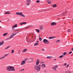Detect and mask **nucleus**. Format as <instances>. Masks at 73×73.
Masks as SVG:
<instances>
[{"label":"nucleus","mask_w":73,"mask_h":73,"mask_svg":"<svg viewBox=\"0 0 73 73\" xmlns=\"http://www.w3.org/2000/svg\"><path fill=\"white\" fill-rule=\"evenodd\" d=\"M41 66L40 65L36 66L35 67V69H36L37 72H39L40 70Z\"/></svg>","instance_id":"f257e3e1"},{"label":"nucleus","mask_w":73,"mask_h":73,"mask_svg":"<svg viewBox=\"0 0 73 73\" xmlns=\"http://www.w3.org/2000/svg\"><path fill=\"white\" fill-rule=\"evenodd\" d=\"M43 42L45 44H49V41L48 40L46 39H44L43 40Z\"/></svg>","instance_id":"f03ea898"},{"label":"nucleus","mask_w":73,"mask_h":73,"mask_svg":"<svg viewBox=\"0 0 73 73\" xmlns=\"http://www.w3.org/2000/svg\"><path fill=\"white\" fill-rule=\"evenodd\" d=\"M57 68H58V66H55L53 67L52 69L56 71V70H56V69H57Z\"/></svg>","instance_id":"7ed1b4c3"},{"label":"nucleus","mask_w":73,"mask_h":73,"mask_svg":"<svg viewBox=\"0 0 73 73\" xmlns=\"http://www.w3.org/2000/svg\"><path fill=\"white\" fill-rule=\"evenodd\" d=\"M11 66L8 67L7 68V69L8 71H11Z\"/></svg>","instance_id":"20e7f679"},{"label":"nucleus","mask_w":73,"mask_h":73,"mask_svg":"<svg viewBox=\"0 0 73 73\" xmlns=\"http://www.w3.org/2000/svg\"><path fill=\"white\" fill-rule=\"evenodd\" d=\"M7 55V54H6L0 58V60L3 59V58H5V57Z\"/></svg>","instance_id":"39448f33"},{"label":"nucleus","mask_w":73,"mask_h":73,"mask_svg":"<svg viewBox=\"0 0 73 73\" xmlns=\"http://www.w3.org/2000/svg\"><path fill=\"white\" fill-rule=\"evenodd\" d=\"M15 69L14 67H13L11 66V71H15Z\"/></svg>","instance_id":"423d86ee"},{"label":"nucleus","mask_w":73,"mask_h":73,"mask_svg":"<svg viewBox=\"0 0 73 73\" xmlns=\"http://www.w3.org/2000/svg\"><path fill=\"white\" fill-rule=\"evenodd\" d=\"M56 23L54 22H52L51 23V25L52 26L55 25H56Z\"/></svg>","instance_id":"0eeeda50"},{"label":"nucleus","mask_w":73,"mask_h":73,"mask_svg":"<svg viewBox=\"0 0 73 73\" xmlns=\"http://www.w3.org/2000/svg\"><path fill=\"white\" fill-rule=\"evenodd\" d=\"M40 62L39 61V60H37L36 63V65H38V64H39Z\"/></svg>","instance_id":"6e6552de"},{"label":"nucleus","mask_w":73,"mask_h":73,"mask_svg":"<svg viewBox=\"0 0 73 73\" xmlns=\"http://www.w3.org/2000/svg\"><path fill=\"white\" fill-rule=\"evenodd\" d=\"M42 68H45L46 67V65L44 64H43L42 65Z\"/></svg>","instance_id":"1a4fd4ad"},{"label":"nucleus","mask_w":73,"mask_h":73,"mask_svg":"<svg viewBox=\"0 0 73 73\" xmlns=\"http://www.w3.org/2000/svg\"><path fill=\"white\" fill-rule=\"evenodd\" d=\"M4 44V41H1V42H0V46L2 45H3V44Z\"/></svg>","instance_id":"9d476101"},{"label":"nucleus","mask_w":73,"mask_h":73,"mask_svg":"<svg viewBox=\"0 0 73 73\" xmlns=\"http://www.w3.org/2000/svg\"><path fill=\"white\" fill-rule=\"evenodd\" d=\"M25 63V61H24V60L22 61L21 62V65H24V64Z\"/></svg>","instance_id":"9b49d317"},{"label":"nucleus","mask_w":73,"mask_h":73,"mask_svg":"<svg viewBox=\"0 0 73 73\" xmlns=\"http://www.w3.org/2000/svg\"><path fill=\"white\" fill-rule=\"evenodd\" d=\"M20 16H22V17H25V15H23V14H22V13H21Z\"/></svg>","instance_id":"f8f14e48"},{"label":"nucleus","mask_w":73,"mask_h":73,"mask_svg":"<svg viewBox=\"0 0 73 73\" xmlns=\"http://www.w3.org/2000/svg\"><path fill=\"white\" fill-rule=\"evenodd\" d=\"M7 35H8V33H5L3 34V36H6Z\"/></svg>","instance_id":"ddd939ff"},{"label":"nucleus","mask_w":73,"mask_h":73,"mask_svg":"<svg viewBox=\"0 0 73 73\" xmlns=\"http://www.w3.org/2000/svg\"><path fill=\"white\" fill-rule=\"evenodd\" d=\"M53 58V56H48L47 57V58H49V59H50L51 58Z\"/></svg>","instance_id":"4468645a"},{"label":"nucleus","mask_w":73,"mask_h":73,"mask_svg":"<svg viewBox=\"0 0 73 73\" xmlns=\"http://www.w3.org/2000/svg\"><path fill=\"white\" fill-rule=\"evenodd\" d=\"M10 13V12L8 11L5 13V14H9Z\"/></svg>","instance_id":"2eb2a0df"},{"label":"nucleus","mask_w":73,"mask_h":73,"mask_svg":"<svg viewBox=\"0 0 73 73\" xmlns=\"http://www.w3.org/2000/svg\"><path fill=\"white\" fill-rule=\"evenodd\" d=\"M20 13H21L18 12L16 13V15H20Z\"/></svg>","instance_id":"dca6fc26"},{"label":"nucleus","mask_w":73,"mask_h":73,"mask_svg":"<svg viewBox=\"0 0 73 73\" xmlns=\"http://www.w3.org/2000/svg\"><path fill=\"white\" fill-rule=\"evenodd\" d=\"M40 30H42V29H43V27H42V26H40Z\"/></svg>","instance_id":"f3484780"},{"label":"nucleus","mask_w":73,"mask_h":73,"mask_svg":"<svg viewBox=\"0 0 73 73\" xmlns=\"http://www.w3.org/2000/svg\"><path fill=\"white\" fill-rule=\"evenodd\" d=\"M57 7V5H54L53 6V7L54 8H55L56 7Z\"/></svg>","instance_id":"a211bd4d"},{"label":"nucleus","mask_w":73,"mask_h":73,"mask_svg":"<svg viewBox=\"0 0 73 73\" xmlns=\"http://www.w3.org/2000/svg\"><path fill=\"white\" fill-rule=\"evenodd\" d=\"M27 49H25L24 50H23V52H24H24H26V51H27Z\"/></svg>","instance_id":"6ab92c4d"},{"label":"nucleus","mask_w":73,"mask_h":73,"mask_svg":"<svg viewBox=\"0 0 73 73\" xmlns=\"http://www.w3.org/2000/svg\"><path fill=\"white\" fill-rule=\"evenodd\" d=\"M47 3H48V4H50L51 3H52V2L50 1H47Z\"/></svg>","instance_id":"aec40b11"},{"label":"nucleus","mask_w":73,"mask_h":73,"mask_svg":"<svg viewBox=\"0 0 73 73\" xmlns=\"http://www.w3.org/2000/svg\"><path fill=\"white\" fill-rule=\"evenodd\" d=\"M60 42V40H58L56 41V43H58Z\"/></svg>","instance_id":"412c9836"},{"label":"nucleus","mask_w":73,"mask_h":73,"mask_svg":"<svg viewBox=\"0 0 73 73\" xmlns=\"http://www.w3.org/2000/svg\"><path fill=\"white\" fill-rule=\"evenodd\" d=\"M36 31L38 33H39V32H40V30H38V29H36Z\"/></svg>","instance_id":"4be33fe9"},{"label":"nucleus","mask_w":73,"mask_h":73,"mask_svg":"<svg viewBox=\"0 0 73 73\" xmlns=\"http://www.w3.org/2000/svg\"><path fill=\"white\" fill-rule=\"evenodd\" d=\"M38 45V43H36L34 44V46H36V45Z\"/></svg>","instance_id":"5701e85b"},{"label":"nucleus","mask_w":73,"mask_h":73,"mask_svg":"<svg viewBox=\"0 0 73 73\" xmlns=\"http://www.w3.org/2000/svg\"><path fill=\"white\" fill-rule=\"evenodd\" d=\"M66 73H71V72L69 71H66Z\"/></svg>","instance_id":"b1692460"},{"label":"nucleus","mask_w":73,"mask_h":73,"mask_svg":"<svg viewBox=\"0 0 73 73\" xmlns=\"http://www.w3.org/2000/svg\"><path fill=\"white\" fill-rule=\"evenodd\" d=\"M66 53H66V52H64L63 53V55H64V56H65V55H66Z\"/></svg>","instance_id":"393cba45"},{"label":"nucleus","mask_w":73,"mask_h":73,"mask_svg":"<svg viewBox=\"0 0 73 73\" xmlns=\"http://www.w3.org/2000/svg\"><path fill=\"white\" fill-rule=\"evenodd\" d=\"M14 33H13L12 34H13V35H11V36H12L13 37H14V36H15L14 35Z\"/></svg>","instance_id":"a878e982"},{"label":"nucleus","mask_w":73,"mask_h":73,"mask_svg":"<svg viewBox=\"0 0 73 73\" xmlns=\"http://www.w3.org/2000/svg\"><path fill=\"white\" fill-rule=\"evenodd\" d=\"M39 40L40 41H41L42 40V39H41V37L39 38Z\"/></svg>","instance_id":"bb28decb"},{"label":"nucleus","mask_w":73,"mask_h":73,"mask_svg":"<svg viewBox=\"0 0 73 73\" xmlns=\"http://www.w3.org/2000/svg\"><path fill=\"white\" fill-rule=\"evenodd\" d=\"M64 57V56L63 55H62L59 56V58H62V57Z\"/></svg>","instance_id":"cd10ccee"},{"label":"nucleus","mask_w":73,"mask_h":73,"mask_svg":"<svg viewBox=\"0 0 73 73\" xmlns=\"http://www.w3.org/2000/svg\"><path fill=\"white\" fill-rule=\"evenodd\" d=\"M29 4H30V3H27L26 4V5H29Z\"/></svg>","instance_id":"c85d7f7f"},{"label":"nucleus","mask_w":73,"mask_h":73,"mask_svg":"<svg viewBox=\"0 0 73 73\" xmlns=\"http://www.w3.org/2000/svg\"><path fill=\"white\" fill-rule=\"evenodd\" d=\"M15 27H17V24H15L14 26Z\"/></svg>","instance_id":"c756f323"},{"label":"nucleus","mask_w":73,"mask_h":73,"mask_svg":"<svg viewBox=\"0 0 73 73\" xmlns=\"http://www.w3.org/2000/svg\"><path fill=\"white\" fill-rule=\"evenodd\" d=\"M13 52H14V50H13L11 51V53H13Z\"/></svg>","instance_id":"7c9ffc66"},{"label":"nucleus","mask_w":73,"mask_h":73,"mask_svg":"<svg viewBox=\"0 0 73 73\" xmlns=\"http://www.w3.org/2000/svg\"><path fill=\"white\" fill-rule=\"evenodd\" d=\"M10 47V46H9L8 47H7L5 48V49H7L9 48Z\"/></svg>","instance_id":"2f4dec72"},{"label":"nucleus","mask_w":73,"mask_h":73,"mask_svg":"<svg viewBox=\"0 0 73 73\" xmlns=\"http://www.w3.org/2000/svg\"><path fill=\"white\" fill-rule=\"evenodd\" d=\"M31 1V0H27V3H29V2H30Z\"/></svg>","instance_id":"473e14b6"},{"label":"nucleus","mask_w":73,"mask_h":73,"mask_svg":"<svg viewBox=\"0 0 73 73\" xmlns=\"http://www.w3.org/2000/svg\"><path fill=\"white\" fill-rule=\"evenodd\" d=\"M49 39V40L50 39H52V37H49L48 38Z\"/></svg>","instance_id":"72a5a7b5"},{"label":"nucleus","mask_w":73,"mask_h":73,"mask_svg":"<svg viewBox=\"0 0 73 73\" xmlns=\"http://www.w3.org/2000/svg\"><path fill=\"white\" fill-rule=\"evenodd\" d=\"M69 65H70L69 64H68L67 65V66L66 67V68H68V67H69Z\"/></svg>","instance_id":"f704fd0d"},{"label":"nucleus","mask_w":73,"mask_h":73,"mask_svg":"<svg viewBox=\"0 0 73 73\" xmlns=\"http://www.w3.org/2000/svg\"><path fill=\"white\" fill-rule=\"evenodd\" d=\"M68 32H71L70 30V29L68 30Z\"/></svg>","instance_id":"c9c22d12"},{"label":"nucleus","mask_w":73,"mask_h":73,"mask_svg":"<svg viewBox=\"0 0 73 73\" xmlns=\"http://www.w3.org/2000/svg\"><path fill=\"white\" fill-rule=\"evenodd\" d=\"M22 23L23 24H27V22H23Z\"/></svg>","instance_id":"e433bc0d"},{"label":"nucleus","mask_w":73,"mask_h":73,"mask_svg":"<svg viewBox=\"0 0 73 73\" xmlns=\"http://www.w3.org/2000/svg\"><path fill=\"white\" fill-rule=\"evenodd\" d=\"M52 38H56V36H52Z\"/></svg>","instance_id":"4c0bfd02"},{"label":"nucleus","mask_w":73,"mask_h":73,"mask_svg":"<svg viewBox=\"0 0 73 73\" xmlns=\"http://www.w3.org/2000/svg\"><path fill=\"white\" fill-rule=\"evenodd\" d=\"M15 26H13L12 27V29H14V28H15Z\"/></svg>","instance_id":"58836bf2"},{"label":"nucleus","mask_w":73,"mask_h":73,"mask_svg":"<svg viewBox=\"0 0 73 73\" xmlns=\"http://www.w3.org/2000/svg\"><path fill=\"white\" fill-rule=\"evenodd\" d=\"M27 58H26L25 60L24 61H25V62H26V61H27Z\"/></svg>","instance_id":"ea45409f"},{"label":"nucleus","mask_w":73,"mask_h":73,"mask_svg":"<svg viewBox=\"0 0 73 73\" xmlns=\"http://www.w3.org/2000/svg\"><path fill=\"white\" fill-rule=\"evenodd\" d=\"M66 63H65L63 65V66H66Z\"/></svg>","instance_id":"a19ab883"},{"label":"nucleus","mask_w":73,"mask_h":73,"mask_svg":"<svg viewBox=\"0 0 73 73\" xmlns=\"http://www.w3.org/2000/svg\"><path fill=\"white\" fill-rule=\"evenodd\" d=\"M17 33H19V32L16 33L15 34H14V35L15 36V35H16V34H17Z\"/></svg>","instance_id":"79ce46f5"},{"label":"nucleus","mask_w":73,"mask_h":73,"mask_svg":"<svg viewBox=\"0 0 73 73\" xmlns=\"http://www.w3.org/2000/svg\"><path fill=\"white\" fill-rule=\"evenodd\" d=\"M36 2L38 3H40V1L38 0H37L36 1Z\"/></svg>","instance_id":"37998d69"},{"label":"nucleus","mask_w":73,"mask_h":73,"mask_svg":"<svg viewBox=\"0 0 73 73\" xmlns=\"http://www.w3.org/2000/svg\"><path fill=\"white\" fill-rule=\"evenodd\" d=\"M23 24L22 23H20V25H23Z\"/></svg>","instance_id":"c03bdc74"},{"label":"nucleus","mask_w":73,"mask_h":73,"mask_svg":"<svg viewBox=\"0 0 73 73\" xmlns=\"http://www.w3.org/2000/svg\"><path fill=\"white\" fill-rule=\"evenodd\" d=\"M71 53H72V52H69V54H71Z\"/></svg>","instance_id":"a18cd8bd"},{"label":"nucleus","mask_w":73,"mask_h":73,"mask_svg":"<svg viewBox=\"0 0 73 73\" xmlns=\"http://www.w3.org/2000/svg\"><path fill=\"white\" fill-rule=\"evenodd\" d=\"M24 70V69H22L21 70V71H23V70Z\"/></svg>","instance_id":"49530a36"},{"label":"nucleus","mask_w":73,"mask_h":73,"mask_svg":"<svg viewBox=\"0 0 73 73\" xmlns=\"http://www.w3.org/2000/svg\"><path fill=\"white\" fill-rule=\"evenodd\" d=\"M33 33H31L30 34H29V35L30 36V35H33Z\"/></svg>","instance_id":"de8ad7c7"},{"label":"nucleus","mask_w":73,"mask_h":73,"mask_svg":"<svg viewBox=\"0 0 73 73\" xmlns=\"http://www.w3.org/2000/svg\"><path fill=\"white\" fill-rule=\"evenodd\" d=\"M9 38H9L7 39L6 40H9Z\"/></svg>","instance_id":"09e8293b"},{"label":"nucleus","mask_w":73,"mask_h":73,"mask_svg":"<svg viewBox=\"0 0 73 73\" xmlns=\"http://www.w3.org/2000/svg\"><path fill=\"white\" fill-rule=\"evenodd\" d=\"M13 38V37H12V36H11L9 38Z\"/></svg>","instance_id":"8fccbe9b"},{"label":"nucleus","mask_w":73,"mask_h":73,"mask_svg":"<svg viewBox=\"0 0 73 73\" xmlns=\"http://www.w3.org/2000/svg\"><path fill=\"white\" fill-rule=\"evenodd\" d=\"M42 50H43V51H44V49H42Z\"/></svg>","instance_id":"3c124183"},{"label":"nucleus","mask_w":73,"mask_h":73,"mask_svg":"<svg viewBox=\"0 0 73 73\" xmlns=\"http://www.w3.org/2000/svg\"><path fill=\"white\" fill-rule=\"evenodd\" d=\"M72 50H73V48H72Z\"/></svg>","instance_id":"603ef678"},{"label":"nucleus","mask_w":73,"mask_h":73,"mask_svg":"<svg viewBox=\"0 0 73 73\" xmlns=\"http://www.w3.org/2000/svg\"><path fill=\"white\" fill-rule=\"evenodd\" d=\"M37 42H38V41H37Z\"/></svg>","instance_id":"864d4df0"},{"label":"nucleus","mask_w":73,"mask_h":73,"mask_svg":"<svg viewBox=\"0 0 73 73\" xmlns=\"http://www.w3.org/2000/svg\"><path fill=\"white\" fill-rule=\"evenodd\" d=\"M54 60H56V59H54Z\"/></svg>","instance_id":"5fc2aeb1"},{"label":"nucleus","mask_w":73,"mask_h":73,"mask_svg":"<svg viewBox=\"0 0 73 73\" xmlns=\"http://www.w3.org/2000/svg\"><path fill=\"white\" fill-rule=\"evenodd\" d=\"M43 63H44V62H42V64Z\"/></svg>","instance_id":"6e6d98bb"},{"label":"nucleus","mask_w":73,"mask_h":73,"mask_svg":"<svg viewBox=\"0 0 73 73\" xmlns=\"http://www.w3.org/2000/svg\"><path fill=\"white\" fill-rule=\"evenodd\" d=\"M9 20H7V21H9Z\"/></svg>","instance_id":"4d7b16f0"},{"label":"nucleus","mask_w":73,"mask_h":73,"mask_svg":"<svg viewBox=\"0 0 73 73\" xmlns=\"http://www.w3.org/2000/svg\"><path fill=\"white\" fill-rule=\"evenodd\" d=\"M32 61H33V59H32Z\"/></svg>","instance_id":"13d9d810"},{"label":"nucleus","mask_w":73,"mask_h":73,"mask_svg":"<svg viewBox=\"0 0 73 73\" xmlns=\"http://www.w3.org/2000/svg\"><path fill=\"white\" fill-rule=\"evenodd\" d=\"M0 22L1 23V21H0Z\"/></svg>","instance_id":"bf43d9fd"},{"label":"nucleus","mask_w":73,"mask_h":73,"mask_svg":"<svg viewBox=\"0 0 73 73\" xmlns=\"http://www.w3.org/2000/svg\"><path fill=\"white\" fill-rule=\"evenodd\" d=\"M1 27H0V28H1Z\"/></svg>","instance_id":"052dcab7"},{"label":"nucleus","mask_w":73,"mask_h":73,"mask_svg":"<svg viewBox=\"0 0 73 73\" xmlns=\"http://www.w3.org/2000/svg\"><path fill=\"white\" fill-rule=\"evenodd\" d=\"M39 37H40V36H39Z\"/></svg>","instance_id":"680f3d73"},{"label":"nucleus","mask_w":73,"mask_h":73,"mask_svg":"<svg viewBox=\"0 0 73 73\" xmlns=\"http://www.w3.org/2000/svg\"><path fill=\"white\" fill-rule=\"evenodd\" d=\"M72 20H73V19H72Z\"/></svg>","instance_id":"e2e57ef3"},{"label":"nucleus","mask_w":73,"mask_h":73,"mask_svg":"<svg viewBox=\"0 0 73 73\" xmlns=\"http://www.w3.org/2000/svg\"><path fill=\"white\" fill-rule=\"evenodd\" d=\"M0 27H1V26H0Z\"/></svg>","instance_id":"0e129e2a"},{"label":"nucleus","mask_w":73,"mask_h":73,"mask_svg":"<svg viewBox=\"0 0 73 73\" xmlns=\"http://www.w3.org/2000/svg\"><path fill=\"white\" fill-rule=\"evenodd\" d=\"M32 38H33V37H32Z\"/></svg>","instance_id":"69168bd1"}]
</instances>
